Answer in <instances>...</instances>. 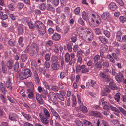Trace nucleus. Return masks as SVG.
Wrapping results in <instances>:
<instances>
[{"label":"nucleus","mask_w":126,"mask_h":126,"mask_svg":"<svg viewBox=\"0 0 126 126\" xmlns=\"http://www.w3.org/2000/svg\"><path fill=\"white\" fill-rule=\"evenodd\" d=\"M38 48L37 44L32 43L30 46H27L25 51L26 53H28L33 58H35L37 54Z\"/></svg>","instance_id":"1"},{"label":"nucleus","mask_w":126,"mask_h":126,"mask_svg":"<svg viewBox=\"0 0 126 126\" xmlns=\"http://www.w3.org/2000/svg\"><path fill=\"white\" fill-rule=\"evenodd\" d=\"M35 28L39 31L41 35H43L46 32V27L41 21H36L35 22Z\"/></svg>","instance_id":"2"},{"label":"nucleus","mask_w":126,"mask_h":126,"mask_svg":"<svg viewBox=\"0 0 126 126\" xmlns=\"http://www.w3.org/2000/svg\"><path fill=\"white\" fill-rule=\"evenodd\" d=\"M43 113L45 116H43L42 122L44 124L47 125L48 123L49 120L47 119L50 117V114L49 111L46 108H44Z\"/></svg>","instance_id":"3"},{"label":"nucleus","mask_w":126,"mask_h":126,"mask_svg":"<svg viewBox=\"0 0 126 126\" xmlns=\"http://www.w3.org/2000/svg\"><path fill=\"white\" fill-rule=\"evenodd\" d=\"M99 76L101 78L104 79L105 81L107 82H109L110 80V76L104 73V72H100L99 74Z\"/></svg>","instance_id":"4"},{"label":"nucleus","mask_w":126,"mask_h":126,"mask_svg":"<svg viewBox=\"0 0 126 126\" xmlns=\"http://www.w3.org/2000/svg\"><path fill=\"white\" fill-rule=\"evenodd\" d=\"M52 68L55 70H58L60 67L58 61L57 59L53 60L51 65Z\"/></svg>","instance_id":"5"},{"label":"nucleus","mask_w":126,"mask_h":126,"mask_svg":"<svg viewBox=\"0 0 126 126\" xmlns=\"http://www.w3.org/2000/svg\"><path fill=\"white\" fill-rule=\"evenodd\" d=\"M49 97L51 100L54 103L57 104L58 100L57 99L55 93L53 92H51L49 94Z\"/></svg>","instance_id":"6"},{"label":"nucleus","mask_w":126,"mask_h":126,"mask_svg":"<svg viewBox=\"0 0 126 126\" xmlns=\"http://www.w3.org/2000/svg\"><path fill=\"white\" fill-rule=\"evenodd\" d=\"M33 74L34 78V80L37 83H38L40 81V79L37 71L36 68L32 69Z\"/></svg>","instance_id":"7"},{"label":"nucleus","mask_w":126,"mask_h":126,"mask_svg":"<svg viewBox=\"0 0 126 126\" xmlns=\"http://www.w3.org/2000/svg\"><path fill=\"white\" fill-rule=\"evenodd\" d=\"M115 79L116 81L118 83L122 81L124 79V77L122 73L119 72L115 76Z\"/></svg>","instance_id":"8"},{"label":"nucleus","mask_w":126,"mask_h":126,"mask_svg":"<svg viewBox=\"0 0 126 126\" xmlns=\"http://www.w3.org/2000/svg\"><path fill=\"white\" fill-rule=\"evenodd\" d=\"M56 95L58 98L60 100L62 101H64V96H65V92L61 91H60V93H56Z\"/></svg>","instance_id":"9"},{"label":"nucleus","mask_w":126,"mask_h":126,"mask_svg":"<svg viewBox=\"0 0 126 126\" xmlns=\"http://www.w3.org/2000/svg\"><path fill=\"white\" fill-rule=\"evenodd\" d=\"M50 110L53 115L55 117L56 119L58 121L60 120V116L56 112L55 110L52 108H51Z\"/></svg>","instance_id":"10"},{"label":"nucleus","mask_w":126,"mask_h":126,"mask_svg":"<svg viewBox=\"0 0 126 126\" xmlns=\"http://www.w3.org/2000/svg\"><path fill=\"white\" fill-rule=\"evenodd\" d=\"M52 37L53 40L57 41H59L61 38V36L60 34L55 33L53 34Z\"/></svg>","instance_id":"11"},{"label":"nucleus","mask_w":126,"mask_h":126,"mask_svg":"<svg viewBox=\"0 0 126 126\" xmlns=\"http://www.w3.org/2000/svg\"><path fill=\"white\" fill-rule=\"evenodd\" d=\"M18 118L17 115L14 113H10L9 115V118L11 120L15 121H16V118Z\"/></svg>","instance_id":"12"},{"label":"nucleus","mask_w":126,"mask_h":126,"mask_svg":"<svg viewBox=\"0 0 126 126\" xmlns=\"http://www.w3.org/2000/svg\"><path fill=\"white\" fill-rule=\"evenodd\" d=\"M109 8L110 9L113 11H114L116 10L117 8V5L113 2H111L110 3L109 6Z\"/></svg>","instance_id":"13"},{"label":"nucleus","mask_w":126,"mask_h":126,"mask_svg":"<svg viewBox=\"0 0 126 126\" xmlns=\"http://www.w3.org/2000/svg\"><path fill=\"white\" fill-rule=\"evenodd\" d=\"M36 98L38 103L41 104H43V99L40 94H37L36 95Z\"/></svg>","instance_id":"14"},{"label":"nucleus","mask_w":126,"mask_h":126,"mask_svg":"<svg viewBox=\"0 0 126 126\" xmlns=\"http://www.w3.org/2000/svg\"><path fill=\"white\" fill-rule=\"evenodd\" d=\"M71 60L69 62V64L71 65L73 63H74L76 60V59L75 58V55L74 53H72L70 54Z\"/></svg>","instance_id":"15"},{"label":"nucleus","mask_w":126,"mask_h":126,"mask_svg":"<svg viewBox=\"0 0 126 126\" xmlns=\"http://www.w3.org/2000/svg\"><path fill=\"white\" fill-rule=\"evenodd\" d=\"M24 71L23 73L28 78L31 77L32 73L31 71L28 68L24 69Z\"/></svg>","instance_id":"16"},{"label":"nucleus","mask_w":126,"mask_h":126,"mask_svg":"<svg viewBox=\"0 0 126 126\" xmlns=\"http://www.w3.org/2000/svg\"><path fill=\"white\" fill-rule=\"evenodd\" d=\"M108 48V46L106 45L103 44L100 47V49L102 50V51H100V55L101 57H102V56L101 55V53L103 51H104L107 50Z\"/></svg>","instance_id":"17"},{"label":"nucleus","mask_w":126,"mask_h":126,"mask_svg":"<svg viewBox=\"0 0 126 126\" xmlns=\"http://www.w3.org/2000/svg\"><path fill=\"white\" fill-rule=\"evenodd\" d=\"M30 88L27 90V91L28 93H33L34 91V86L32 83H30Z\"/></svg>","instance_id":"18"},{"label":"nucleus","mask_w":126,"mask_h":126,"mask_svg":"<svg viewBox=\"0 0 126 126\" xmlns=\"http://www.w3.org/2000/svg\"><path fill=\"white\" fill-rule=\"evenodd\" d=\"M6 85L8 88L10 87V90H11L12 88V86L11 82V79L10 78H8L6 83Z\"/></svg>","instance_id":"19"},{"label":"nucleus","mask_w":126,"mask_h":126,"mask_svg":"<svg viewBox=\"0 0 126 126\" xmlns=\"http://www.w3.org/2000/svg\"><path fill=\"white\" fill-rule=\"evenodd\" d=\"M14 62L12 60H10L7 63L6 65L9 69H11L13 68Z\"/></svg>","instance_id":"20"},{"label":"nucleus","mask_w":126,"mask_h":126,"mask_svg":"<svg viewBox=\"0 0 126 126\" xmlns=\"http://www.w3.org/2000/svg\"><path fill=\"white\" fill-rule=\"evenodd\" d=\"M116 38L117 40L119 41H120L121 39L122 33L120 31H117L116 32Z\"/></svg>","instance_id":"21"},{"label":"nucleus","mask_w":126,"mask_h":126,"mask_svg":"<svg viewBox=\"0 0 126 126\" xmlns=\"http://www.w3.org/2000/svg\"><path fill=\"white\" fill-rule=\"evenodd\" d=\"M91 114L94 116L98 117H101V114L99 112L97 111H92L91 112Z\"/></svg>","instance_id":"22"},{"label":"nucleus","mask_w":126,"mask_h":126,"mask_svg":"<svg viewBox=\"0 0 126 126\" xmlns=\"http://www.w3.org/2000/svg\"><path fill=\"white\" fill-rule=\"evenodd\" d=\"M19 78L22 80H23L28 78L23 72H21L19 75Z\"/></svg>","instance_id":"23"},{"label":"nucleus","mask_w":126,"mask_h":126,"mask_svg":"<svg viewBox=\"0 0 126 126\" xmlns=\"http://www.w3.org/2000/svg\"><path fill=\"white\" fill-rule=\"evenodd\" d=\"M3 61H2L1 63V71L2 72L4 73H7V69L6 67V66L5 64L3 63Z\"/></svg>","instance_id":"24"},{"label":"nucleus","mask_w":126,"mask_h":126,"mask_svg":"<svg viewBox=\"0 0 126 126\" xmlns=\"http://www.w3.org/2000/svg\"><path fill=\"white\" fill-rule=\"evenodd\" d=\"M70 59V54L68 53H66L65 55V61L66 63H68L69 62Z\"/></svg>","instance_id":"25"},{"label":"nucleus","mask_w":126,"mask_h":126,"mask_svg":"<svg viewBox=\"0 0 126 126\" xmlns=\"http://www.w3.org/2000/svg\"><path fill=\"white\" fill-rule=\"evenodd\" d=\"M109 14L108 13H105L101 16V17L103 20H106L109 18Z\"/></svg>","instance_id":"26"},{"label":"nucleus","mask_w":126,"mask_h":126,"mask_svg":"<svg viewBox=\"0 0 126 126\" xmlns=\"http://www.w3.org/2000/svg\"><path fill=\"white\" fill-rule=\"evenodd\" d=\"M28 25L31 29H34L35 28V23L34 24L32 21H30L28 23Z\"/></svg>","instance_id":"27"},{"label":"nucleus","mask_w":126,"mask_h":126,"mask_svg":"<svg viewBox=\"0 0 126 126\" xmlns=\"http://www.w3.org/2000/svg\"><path fill=\"white\" fill-rule=\"evenodd\" d=\"M98 38L102 43L106 44L108 42V40L105 38H103L102 36H99L98 37Z\"/></svg>","instance_id":"28"},{"label":"nucleus","mask_w":126,"mask_h":126,"mask_svg":"<svg viewBox=\"0 0 126 126\" xmlns=\"http://www.w3.org/2000/svg\"><path fill=\"white\" fill-rule=\"evenodd\" d=\"M109 85L110 88L112 89H114L116 88V85L113 81L110 82L109 83Z\"/></svg>","instance_id":"29"},{"label":"nucleus","mask_w":126,"mask_h":126,"mask_svg":"<svg viewBox=\"0 0 126 126\" xmlns=\"http://www.w3.org/2000/svg\"><path fill=\"white\" fill-rule=\"evenodd\" d=\"M19 63L17 62H16L15 64L13 67L14 69V71H17L19 68Z\"/></svg>","instance_id":"30"},{"label":"nucleus","mask_w":126,"mask_h":126,"mask_svg":"<svg viewBox=\"0 0 126 126\" xmlns=\"http://www.w3.org/2000/svg\"><path fill=\"white\" fill-rule=\"evenodd\" d=\"M23 38L22 37H19L18 41V45L21 47L23 46Z\"/></svg>","instance_id":"31"},{"label":"nucleus","mask_w":126,"mask_h":126,"mask_svg":"<svg viewBox=\"0 0 126 126\" xmlns=\"http://www.w3.org/2000/svg\"><path fill=\"white\" fill-rule=\"evenodd\" d=\"M47 10L50 11H53L54 10V8L50 4H48L47 5Z\"/></svg>","instance_id":"32"},{"label":"nucleus","mask_w":126,"mask_h":126,"mask_svg":"<svg viewBox=\"0 0 126 126\" xmlns=\"http://www.w3.org/2000/svg\"><path fill=\"white\" fill-rule=\"evenodd\" d=\"M22 114L23 116L27 120H29L30 119L31 116L30 114H26L24 112H22Z\"/></svg>","instance_id":"33"},{"label":"nucleus","mask_w":126,"mask_h":126,"mask_svg":"<svg viewBox=\"0 0 126 126\" xmlns=\"http://www.w3.org/2000/svg\"><path fill=\"white\" fill-rule=\"evenodd\" d=\"M109 106L111 110H112L117 113H119L120 112L119 110L117 108L112 106L111 105L109 104Z\"/></svg>","instance_id":"34"},{"label":"nucleus","mask_w":126,"mask_h":126,"mask_svg":"<svg viewBox=\"0 0 126 126\" xmlns=\"http://www.w3.org/2000/svg\"><path fill=\"white\" fill-rule=\"evenodd\" d=\"M59 2V0H52L51 2L52 4L54 6H57L58 5Z\"/></svg>","instance_id":"35"},{"label":"nucleus","mask_w":126,"mask_h":126,"mask_svg":"<svg viewBox=\"0 0 126 126\" xmlns=\"http://www.w3.org/2000/svg\"><path fill=\"white\" fill-rule=\"evenodd\" d=\"M73 44L72 43L68 44L67 45V49L69 51L71 52L72 51Z\"/></svg>","instance_id":"36"},{"label":"nucleus","mask_w":126,"mask_h":126,"mask_svg":"<svg viewBox=\"0 0 126 126\" xmlns=\"http://www.w3.org/2000/svg\"><path fill=\"white\" fill-rule=\"evenodd\" d=\"M100 124V122L99 120H95L94 121L93 123L92 126H99V125Z\"/></svg>","instance_id":"37"},{"label":"nucleus","mask_w":126,"mask_h":126,"mask_svg":"<svg viewBox=\"0 0 126 126\" xmlns=\"http://www.w3.org/2000/svg\"><path fill=\"white\" fill-rule=\"evenodd\" d=\"M119 111L121 112L125 116H126V111L123 108L121 107H119L118 108Z\"/></svg>","instance_id":"38"},{"label":"nucleus","mask_w":126,"mask_h":126,"mask_svg":"<svg viewBox=\"0 0 126 126\" xmlns=\"http://www.w3.org/2000/svg\"><path fill=\"white\" fill-rule=\"evenodd\" d=\"M27 56L25 54L21 55V59L23 62H25L27 58Z\"/></svg>","instance_id":"39"},{"label":"nucleus","mask_w":126,"mask_h":126,"mask_svg":"<svg viewBox=\"0 0 126 126\" xmlns=\"http://www.w3.org/2000/svg\"><path fill=\"white\" fill-rule=\"evenodd\" d=\"M83 123L85 126H92V123L87 120H84L83 121Z\"/></svg>","instance_id":"40"},{"label":"nucleus","mask_w":126,"mask_h":126,"mask_svg":"<svg viewBox=\"0 0 126 126\" xmlns=\"http://www.w3.org/2000/svg\"><path fill=\"white\" fill-rule=\"evenodd\" d=\"M24 4L22 3H19L17 4V7L19 10L22 9L24 6Z\"/></svg>","instance_id":"41"},{"label":"nucleus","mask_w":126,"mask_h":126,"mask_svg":"<svg viewBox=\"0 0 126 126\" xmlns=\"http://www.w3.org/2000/svg\"><path fill=\"white\" fill-rule=\"evenodd\" d=\"M15 42L13 39H11L8 41V44L10 46H13L15 44Z\"/></svg>","instance_id":"42"},{"label":"nucleus","mask_w":126,"mask_h":126,"mask_svg":"<svg viewBox=\"0 0 126 126\" xmlns=\"http://www.w3.org/2000/svg\"><path fill=\"white\" fill-rule=\"evenodd\" d=\"M114 98L115 100H116L117 102H119L120 98V93H117L115 95Z\"/></svg>","instance_id":"43"},{"label":"nucleus","mask_w":126,"mask_h":126,"mask_svg":"<svg viewBox=\"0 0 126 126\" xmlns=\"http://www.w3.org/2000/svg\"><path fill=\"white\" fill-rule=\"evenodd\" d=\"M95 65L96 67L98 69H100L102 68L101 62H98L95 64Z\"/></svg>","instance_id":"44"},{"label":"nucleus","mask_w":126,"mask_h":126,"mask_svg":"<svg viewBox=\"0 0 126 126\" xmlns=\"http://www.w3.org/2000/svg\"><path fill=\"white\" fill-rule=\"evenodd\" d=\"M17 30L18 31V34H21L23 32V28L21 26H19L17 28Z\"/></svg>","instance_id":"45"},{"label":"nucleus","mask_w":126,"mask_h":126,"mask_svg":"<svg viewBox=\"0 0 126 126\" xmlns=\"http://www.w3.org/2000/svg\"><path fill=\"white\" fill-rule=\"evenodd\" d=\"M82 16L83 19L86 20L87 19V15L86 14L85 12L83 11L82 14Z\"/></svg>","instance_id":"46"},{"label":"nucleus","mask_w":126,"mask_h":126,"mask_svg":"<svg viewBox=\"0 0 126 126\" xmlns=\"http://www.w3.org/2000/svg\"><path fill=\"white\" fill-rule=\"evenodd\" d=\"M80 110H81L83 112L86 113L87 111V110L86 107L85 106H83L80 108Z\"/></svg>","instance_id":"47"},{"label":"nucleus","mask_w":126,"mask_h":126,"mask_svg":"<svg viewBox=\"0 0 126 126\" xmlns=\"http://www.w3.org/2000/svg\"><path fill=\"white\" fill-rule=\"evenodd\" d=\"M107 58L110 61L113 63L115 62L114 60L113 59L112 57L110 55H109L107 56Z\"/></svg>","instance_id":"48"},{"label":"nucleus","mask_w":126,"mask_h":126,"mask_svg":"<svg viewBox=\"0 0 126 126\" xmlns=\"http://www.w3.org/2000/svg\"><path fill=\"white\" fill-rule=\"evenodd\" d=\"M51 89L54 91L56 92L58 91L59 89L57 86L53 85L52 86Z\"/></svg>","instance_id":"49"},{"label":"nucleus","mask_w":126,"mask_h":126,"mask_svg":"<svg viewBox=\"0 0 126 126\" xmlns=\"http://www.w3.org/2000/svg\"><path fill=\"white\" fill-rule=\"evenodd\" d=\"M76 124L77 126H83V123L79 120L76 121Z\"/></svg>","instance_id":"50"},{"label":"nucleus","mask_w":126,"mask_h":126,"mask_svg":"<svg viewBox=\"0 0 126 126\" xmlns=\"http://www.w3.org/2000/svg\"><path fill=\"white\" fill-rule=\"evenodd\" d=\"M102 66L104 67L108 68L109 66V63L107 62H104L102 64Z\"/></svg>","instance_id":"51"},{"label":"nucleus","mask_w":126,"mask_h":126,"mask_svg":"<svg viewBox=\"0 0 126 126\" xmlns=\"http://www.w3.org/2000/svg\"><path fill=\"white\" fill-rule=\"evenodd\" d=\"M120 21L122 23H124L126 21V18L124 16H121L120 17Z\"/></svg>","instance_id":"52"},{"label":"nucleus","mask_w":126,"mask_h":126,"mask_svg":"<svg viewBox=\"0 0 126 126\" xmlns=\"http://www.w3.org/2000/svg\"><path fill=\"white\" fill-rule=\"evenodd\" d=\"M95 32L96 34L99 35L101 33V30L99 28H96L95 29Z\"/></svg>","instance_id":"53"},{"label":"nucleus","mask_w":126,"mask_h":126,"mask_svg":"<svg viewBox=\"0 0 126 126\" xmlns=\"http://www.w3.org/2000/svg\"><path fill=\"white\" fill-rule=\"evenodd\" d=\"M38 70L39 72L45 74L46 72V70L43 68L39 67L38 68Z\"/></svg>","instance_id":"54"},{"label":"nucleus","mask_w":126,"mask_h":126,"mask_svg":"<svg viewBox=\"0 0 126 126\" xmlns=\"http://www.w3.org/2000/svg\"><path fill=\"white\" fill-rule=\"evenodd\" d=\"M100 56L98 55H97L95 56L94 58V62H96L100 59Z\"/></svg>","instance_id":"55"},{"label":"nucleus","mask_w":126,"mask_h":126,"mask_svg":"<svg viewBox=\"0 0 126 126\" xmlns=\"http://www.w3.org/2000/svg\"><path fill=\"white\" fill-rule=\"evenodd\" d=\"M81 68L80 66L79 65H78L76 66V73L79 72L81 71Z\"/></svg>","instance_id":"56"},{"label":"nucleus","mask_w":126,"mask_h":126,"mask_svg":"<svg viewBox=\"0 0 126 126\" xmlns=\"http://www.w3.org/2000/svg\"><path fill=\"white\" fill-rule=\"evenodd\" d=\"M104 33L105 35L107 37L109 38L110 37V34L109 32L105 30L104 31Z\"/></svg>","instance_id":"57"},{"label":"nucleus","mask_w":126,"mask_h":126,"mask_svg":"<svg viewBox=\"0 0 126 126\" xmlns=\"http://www.w3.org/2000/svg\"><path fill=\"white\" fill-rule=\"evenodd\" d=\"M70 29V27L69 26H65L64 28V34H66L67 33L69 30Z\"/></svg>","instance_id":"58"},{"label":"nucleus","mask_w":126,"mask_h":126,"mask_svg":"<svg viewBox=\"0 0 126 126\" xmlns=\"http://www.w3.org/2000/svg\"><path fill=\"white\" fill-rule=\"evenodd\" d=\"M0 98L3 102L4 103H6V98L4 97V96L3 95L1 94L0 96Z\"/></svg>","instance_id":"59"},{"label":"nucleus","mask_w":126,"mask_h":126,"mask_svg":"<svg viewBox=\"0 0 126 126\" xmlns=\"http://www.w3.org/2000/svg\"><path fill=\"white\" fill-rule=\"evenodd\" d=\"M80 10V8L79 7L77 8L74 10L75 13L77 14L78 15L79 14Z\"/></svg>","instance_id":"60"},{"label":"nucleus","mask_w":126,"mask_h":126,"mask_svg":"<svg viewBox=\"0 0 126 126\" xmlns=\"http://www.w3.org/2000/svg\"><path fill=\"white\" fill-rule=\"evenodd\" d=\"M79 23L82 26H84L85 24L84 23L81 18H80L78 20Z\"/></svg>","instance_id":"61"},{"label":"nucleus","mask_w":126,"mask_h":126,"mask_svg":"<svg viewBox=\"0 0 126 126\" xmlns=\"http://www.w3.org/2000/svg\"><path fill=\"white\" fill-rule=\"evenodd\" d=\"M53 44V42L51 40L47 41L46 44V46H48L52 45Z\"/></svg>","instance_id":"62"},{"label":"nucleus","mask_w":126,"mask_h":126,"mask_svg":"<svg viewBox=\"0 0 126 126\" xmlns=\"http://www.w3.org/2000/svg\"><path fill=\"white\" fill-rule=\"evenodd\" d=\"M8 7L10 10L13 11L15 9L14 4L13 3H11L9 5Z\"/></svg>","instance_id":"63"},{"label":"nucleus","mask_w":126,"mask_h":126,"mask_svg":"<svg viewBox=\"0 0 126 126\" xmlns=\"http://www.w3.org/2000/svg\"><path fill=\"white\" fill-rule=\"evenodd\" d=\"M39 7L40 9L42 10H44L45 9V5L44 3L42 4Z\"/></svg>","instance_id":"64"}]
</instances>
